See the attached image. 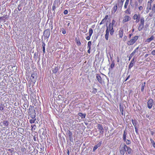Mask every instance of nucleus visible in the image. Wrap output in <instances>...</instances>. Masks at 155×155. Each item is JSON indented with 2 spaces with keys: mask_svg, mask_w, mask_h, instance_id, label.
<instances>
[{
  "mask_svg": "<svg viewBox=\"0 0 155 155\" xmlns=\"http://www.w3.org/2000/svg\"><path fill=\"white\" fill-rule=\"evenodd\" d=\"M109 31L110 35L112 36L114 32V28L112 27V26H107V25H106V29L105 31L106 33L105 35V38L107 41L109 39Z\"/></svg>",
  "mask_w": 155,
  "mask_h": 155,
  "instance_id": "f257e3e1",
  "label": "nucleus"
},
{
  "mask_svg": "<svg viewBox=\"0 0 155 155\" xmlns=\"http://www.w3.org/2000/svg\"><path fill=\"white\" fill-rule=\"evenodd\" d=\"M138 37L137 36H135L133 37L130 40L127 42V44L128 45H131L134 44L138 40Z\"/></svg>",
  "mask_w": 155,
  "mask_h": 155,
  "instance_id": "f03ea898",
  "label": "nucleus"
},
{
  "mask_svg": "<svg viewBox=\"0 0 155 155\" xmlns=\"http://www.w3.org/2000/svg\"><path fill=\"white\" fill-rule=\"evenodd\" d=\"M97 127L98 130V131L99 132L100 134H103L104 132V130L103 128L102 125L98 124L97 125Z\"/></svg>",
  "mask_w": 155,
  "mask_h": 155,
  "instance_id": "7ed1b4c3",
  "label": "nucleus"
},
{
  "mask_svg": "<svg viewBox=\"0 0 155 155\" xmlns=\"http://www.w3.org/2000/svg\"><path fill=\"white\" fill-rule=\"evenodd\" d=\"M154 103V101L152 99L150 98L149 99L147 102V106L148 108L149 109H151L152 107H153Z\"/></svg>",
  "mask_w": 155,
  "mask_h": 155,
  "instance_id": "20e7f679",
  "label": "nucleus"
},
{
  "mask_svg": "<svg viewBox=\"0 0 155 155\" xmlns=\"http://www.w3.org/2000/svg\"><path fill=\"white\" fill-rule=\"evenodd\" d=\"M126 147H127V146L125 144L120 145V152L121 154L124 155L125 152L126 151Z\"/></svg>",
  "mask_w": 155,
  "mask_h": 155,
  "instance_id": "39448f33",
  "label": "nucleus"
},
{
  "mask_svg": "<svg viewBox=\"0 0 155 155\" xmlns=\"http://www.w3.org/2000/svg\"><path fill=\"white\" fill-rule=\"evenodd\" d=\"M30 79L31 81L34 83H35L36 82L37 79V74L35 73L31 74V75Z\"/></svg>",
  "mask_w": 155,
  "mask_h": 155,
  "instance_id": "423d86ee",
  "label": "nucleus"
},
{
  "mask_svg": "<svg viewBox=\"0 0 155 155\" xmlns=\"http://www.w3.org/2000/svg\"><path fill=\"white\" fill-rule=\"evenodd\" d=\"M131 17L130 16L125 15L124 16L122 21V22L123 23H124L130 21L131 20Z\"/></svg>",
  "mask_w": 155,
  "mask_h": 155,
  "instance_id": "0eeeda50",
  "label": "nucleus"
},
{
  "mask_svg": "<svg viewBox=\"0 0 155 155\" xmlns=\"http://www.w3.org/2000/svg\"><path fill=\"white\" fill-rule=\"evenodd\" d=\"M50 35V31L49 29L45 30L44 33V35L45 37L48 38Z\"/></svg>",
  "mask_w": 155,
  "mask_h": 155,
  "instance_id": "6e6552de",
  "label": "nucleus"
},
{
  "mask_svg": "<svg viewBox=\"0 0 155 155\" xmlns=\"http://www.w3.org/2000/svg\"><path fill=\"white\" fill-rule=\"evenodd\" d=\"M93 30L92 29V28H90L89 29V35L88 36H87L86 38V39L87 40H90V38H91V36L92 35V34H93Z\"/></svg>",
  "mask_w": 155,
  "mask_h": 155,
  "instance_id": "1a4fd4ad",
  "label": "nucleus"
},
{
  "mask_svg": "<svg viewBox=\"0 0 155 155\" xmlns=\"http://www.w3.org/2000/svg\"><path fill=\"white\" fill-rule=\"evenodd\" d=\"M124 0H118L117 3L118 6L121 9L122 8Z\"/></svg>",
  "mask_w": 155,
  "mask_h": 155,
  "instance_id": "9d476101",
  "label": "nucleus"
},
{
  "mask_svg": "<svg viewBox=\"0 0 155 155\" xmlns=\"http://www.w3.org/2000/svg\"><path fill=\"white\" fill-rule=\"evenodd\" d=\"M117 4L116 3L115 4L113 8L112 9V10L111 11V14H114L117 10Z\"/></svg>",
  "mask_w": 155,
  "mask_h": 155,
  "instance_id": "9b49d317",
  "label": "nucleus"
},
{
  "mask_svg": "<svg viewBox=\"0 0 155 155\" xmlns=\"http://www.w3.org/2000/svg\"><path fill=\"white\" fill-rule=\"evenodd\" d=\"M102 141H100L98 144L95 145L93 148V151L94 152L95 150L99 147L101 146L102 144Z\"/></svg>",
  "mask_w": 155,
  "mask_h": 155,
  "instance_id": "f8f14e48",
  "label": "nucleus"
},
{
  "mask_svg": "<svg viewBox=\"0 0 155 155\" xmlns=\"http://www.w3.org/2000/svg\"><path fill=\"white\" fill-rule=\"evenodd\" d=\"M96 78L97 80H98L100 84H102V80L101 77L100 75L98 74H97L96 76Z\"/></svg>",
  "mask_w": 155,
  "mask_h": 155,
  "instance_id": "ddd939ff",
  "label": "nucleus"
},
{
  "mask_svg": "<svg viewBox=\"0 0 155 155\" xmlns=\"http://www.w3.org/2000/svg\"><path fill=\"white\" fill-rule=\"evenodd\" d=\"M154 38V37L153 36V35H152L151 37L148 38H147L145 41V42L146 43H149L151 41H152L153 40Z\"/></svg>",
  "mask_w": 155,
  "mask_h": 155,
  "instance_id": "4468645a",
  "label": "nucleus"
},
{
  "mask_svg": "<svg viewBox=\"0 0 155 155\" xmlns=\"http://www.w3.org/2000/svg\"><path fill=\"white\" fill-rule=\"evenodd\" d=\"M134 126V127H137V126L138 124V122L137 120H133V119H132L131 120Z\"/></svg>",
  "mask_w": 155,
  "mask_h": 155,
  "instance_id": "2eb2a0df",
  "label": "nucleus"
},
{
  "mask_svg": "<svg viewBox=\"0 0 155 155\" xmlns=\"http://www.w3.org/2000/svg\"><path fill=\"white\" fill-rule=\"evenodd\" d=\"M59 2V0H55L54 2L53 5L56 6V7H58Z\"/></svg>",
  "mask_w": 155,
  "mask_h": 155,
  "instance_id": "dca6fc26",
  "label": "nucleus"
},
{
  "mask_svg": "<svg viewBox=\"0 0 155 155\" xmlns=\"http://www.w3.org/2000/svg\"><path fill=\"white\" fill-rule=\"evenodd\" d=\"M126 153H127L128 154H130L131 152V149L130 147H128L127 146V147H126Z\"/></svg>",
  "mask_w": 155,
  "mask_h": 155,
  "instance_id": "f3484780",
  "label": "nucleus"
},
{
  "mask_svg": "<svg viewBox=\"0 0 155 155\" xmlns=\"http://www.w3.org/2000/svg\"><path fill=\"white\" fill-rule=\"evenodd\" d=\"M78 115L81 117L82 119L84 118L85 117L86 114H82L80 112L78 114Z\"/></svg>",
  "mask_w": 155,
  "mask_h": 155,
  "instance_id": "a211bd4d",
  "label": "nucleus"
},
{
  "mask_svg": "<svg viewBox=\"0 0 155 155\" xmlns=\"http://www.w3.org/2000/svg\"><path fill=\"white\" fill-rule=\"evenodd\" d=\"M124 12L126 14H129V15L131 14V11L130 10V6L129 5V7H128V8L124 11Z\"/></svg>",
  "mask_w": 155,
  "mask_h": 155,
  "instance_id": "6ab92c4d",
  "label": "nucleus"
},
{
  "mask_svg": "<svg viewBox=\"0 0 155 155\" xmlns=\"http://www.w3.org/2000/svg\"><path fill=\"white\" fill-rule=\"evenodd\" d=\"M3 125L7 127H8V122L7 120H4L2 122Z\"/></svg>",
  "mask_w": 155,
  "mask_h": 155,
  "instance_id": "aec40b11",
  "label": "nucleus"
},
{
  "mask_svg": "<svg viewBox=\"0 0 155 155\" xmlns=\"http://www.w3.org/2000/svg\"><path fill=\"white\" fill-rule=\"evenodd\" d=\"M129 0H126L125 2L124 5V8L125 9L127 8V6L129 3Z\"/></svg>",
  "mask_w": 155,
  "mask_h": 155,
  "instance_id": "412c9836",
  "label": "nucleus"
},
{
  "mask_svg": "<svg viewBox=\"0 0 155 155\" xmlns=\"http://www.w3.org/2000/svg\"><path fill=\"white\" fill-rule=\"evenodd\" d=\"M144 27V25L141 24H139V26L138 28V29L139 31H141Z\"/></svg>",
  "mask_w": 155,
  "mask_h": 155,
  "instance_id": "4be33fe9",
  "label": "nucleus"
},
{
  "mask_svg": "<svg viewBox=\"0 0 155 155\" xmlns=\"http://www.w3.org/2000/svg\"><path fill=\"white\" fill-rule=\"evenodd\" d=\"M119 33L118 35L119 36V37L120 38H121L123 36V30L122 29H120L119 31Z\"/></svg>",
  "mask_w": 155,
  "mask_h": 155,
  "instance_id": "5701e85b",
  "label": "nucleus"
},
{
  "mask_svg": "<svg viewBox=\"0 0 155 155\" xmlns=\"http://www.w3.org/2000/svg\"><path fill=\"white\" fill-rule=\"evenodd\" d=\"M139 46L137 47L136 48L135 50L133 51L131 54L132 55L134 56V55L135 54L136 52H137L138 51V50L139 48Z\"/></svg>",
  "mask_w": 155,
  "mask_h": 155,
  "instance_id": "b1692460",
  "label": "nucleus"
},
{
  "mask_svg": "<svg viewBox=\"0 0 155 155\" xmlns=\"http://www.w3.org/2000/svg\"><path fill=\"white\" fill-rule=\"evenodd\" d=\"M124 107L122 106L121 105H120V111L121 113V114L123 115V111H124Z\"/></svg>",
  "mask_w": 155,
  "mask_h": 155,
  "instance_id": "393cba45",
  "label": "nucleus"
},
{
  "mask_svg": "<svg viewBox=\"0 0 155 155\" xmlns=\"http://www.w3.org/2000/svg\"><path fill=\"white\" fill-rule=\"evenodd\" d=\"M58 70V68L57 67H55L52 70V72L54 74H56Z\"/></svg>",
  "mask_w": 155,
  "mask_h": 155,
  "instance_id": "a878e982",
  "label": "nucleus"
},
{
  "mask_svg": "<svg viewBox=\"0 0 155 155\" xmlns=\"http://www.w3.org/2000/svg\"><path fill=\"white\" fill-rule=\"evenodd\" d=\"M140 18V16H138L137 14H135L133 16V19L134 20H136Z\"/></svg>",
  "mask_w": 155,
  "mask_h": 155,
  "instance_id": "bb28decb",
  "label": "nucleus"
},
{
  "mask_svg": "<svg viewBox=\"0 0 155 155\" xmlns=\"http://www.w3.org/2000/svg\"><path fill=\"white\" fill-rule=\"evenodd\" d=\"M127 135V133L126 132L125 130H124V134L123 135V139L124 140H126V137Z\"/></svg>",
  "mask_w": 155,
  "mask_h": 155,
  "instance_id": "cd10ccee",
  "label": "nucleus"
},
{
  "mask_svg": "<svg viewBox=\"0 0 155 155\" xmlns=\"http://www.w3.org/2000/svg\"><path fill=\"white\" fill-rule=\"evenodd\" d=\"M115 21L114 20H113L112 21V23H110L109 26H112V27L113 28V25L115 24Z\"/></svg>",
  "mask_w": 155,
  "mask_h": 155,
  "instance_id": "c85d7f7f",
  "label": "nucleus"
},
{
  "mask_svg": "<svg viewBox=\"0 0 155 155\" xmlns=\"http://www.w3.org/2000/svg\"><path fill=\"white\" fill-rule=\"evenodd\" d=\"M92 45L91 42L89 41L87 43V48L88 49H91V46Z\"/></svg>",
  "mask_w": 155,
  "mask_h": 155,
  "instance_id": "c756f323",
  "label": "nucleus"
},
{
  "mask_svg": "<svg viewBox=\"0 0 155 155\" xmlns=\"http://www.w3.org/2000/svg\"><path fill=\"white\" fill-rule=\"evenodd\" d=\"M144 19L143 17H141L140 19V24L144 25Z\"/></svg>",
  "mask_w": 155,
  "mask_h": 155,
  "instance_id": "7c9ffc66",
  "label": "nucleus"
},
{
  "mask_svg": "<svg viewBox=\"0 0 155 155\" xmlns=\"http://www.w3.org/2000/svg\"><path fill=\"white\" fill-rule=\"evenodd\" d=\"M45 43L44 42H43L42 46L43 48V51L44 53H45Z\"/></svg>",
  "mask_w": 155,
  "mask_h": 155,
  "instance_id": "2f4dec72",
  "label": "nucleus"
},
{
  "mask_svg": "<svg viewBox=\"0 0 155 155\" xmlns=\"http://www.w3.org/2000/svg\"><path fill=\"white\" fill-rule=\"evenodd\" d=\"M145 84V82H144L141 85V91L142 92H143L144 91Z\"/></svg>",
  "mask_w": 155,
  "mask_h": 155,
  "instance_id": "473e14b6",
  "label": "nucleus"
},
{
  "mask_svg": "<svg viewBox=\"0 0 155 155\" xmlns=\"http://www.w3.org/2000/svg\"><path fill=\"white\" fill-rule=\"evenodd\" d=\"M36 120V119H31L29 120L30 123L31 124L34 123Z\"/></svg>",
  "mask_w": 155,
  "mask_h": 155,
  "instance_id": "72a5a7b5",
  "label": "nucleus"
},
{
  "mask_svg": "<svg viewBox=\"0 0 155 155\" xmlns=\"http://www.w3.org/2000/svg\"><path fill=\"white\" fill-rule=\"evenodd\" d=\"M124 141L125 142L126 144H129L131 143L130 140L127 139V140L126 139V140H124Z\"/></svg>",
  "mask_w": 155,
  "mask_h": 155,
  "instance_id": "f704fd0d",
  "label": "nucleus"
},
{
  "mask_svg": "<svg viewBox=\"0 0 155 155\" xmlns=\"http://www.w3.org/2000/svg\"><path fill=\"white\" fill-rule=\"evenodd\" d=\"M67 135L68 137L72 136V132H71L70 131H69L68 132Z\"/></svg>",
  "mask_w": 155,
  "mask_h": 155,
  "instance_id": "c9c22d12",
  "label": "nucleus"
},
{
  "mask_svg": "<svg viewBox=\"0 0 155 155\" xmlns=\"http://www.w3.org/2000/svg\"><path fill=\"white\" fill-rule=\"evenodd\" d=\"M152 12L153 13H154L155 12V5H153V6L152 9Z\"/></svg>",
  "mask_w": 155,
  "mask_h": 155,
  "instance_id": "e433bc0d",
  "label": "nucleus"
},
{
  "mask_svg": "<svg viewBox=\"0 0 155 155\" xmlns=\"http://www.w3.org/2000/svg\"><path fill=\"white\" fill-rule=\"evenodd\" d=\"M106 21V20H105V19H103L102 20V21H101V22H100V25H101L102 24H104Z\"/></svg>",
  "mask_w": 155,
  "mask_h": 155,
  "instance_id": "4c0bfd02",
  "label": "nucleus"
},
{
  "mask_svg": "<svg viewBox=\"0 0 155 155\" xmlns=\"http://www.w3.org/2000/svg\"><path fill=\"white\" fill-rule=\"evenodd\" d=\"M92 92L93 93L95 94L97 91V89L96 88H93L92 89Z\"/></svg>",
  "mask_w": 155,
  "mask_h": 155,
  "instance_id": "58836bf2",
  "label": "nucleus"
},
{
  "mask_svg": "<svg viewBox=\"0 0 155 155\" xmlns=\"http://www.w3.org/2000/svg\"><path fill=\"white\" fill-rule=\"evenodd\" d=\"M114 67V61L112 62L111 64L110 65V68H113Z\"/></svg>",
  "mask_w": 155,
  "mask_h": 155,
  "instance_id": "ea45409f",
  "label": "nucleus"
},
{
  "mask_svg": "<svg viewBox=\"0 0 155 155\" xmlns=\"http://www.w3.org/2000/svg\"><path fill=\"white\" fill-rule=\"evenodd\" d=\"M150 141L151 143V144H152V145L153 144H154V143H155L154 141L152 138L150 139Z\"/></svg>",
  "mask_w": 155,
  "mask_h": 155,
  "instance_id": "a19ab883",
  "label": "nucleus"
},
{
  "mask_svg": "<svg viewBox=\"0 0 155 155\" xmlns=\"http://www.w3.org/2000/svg\"><path fill=\"white\" fill-rule=\"evenodd\" d=\"M133 65H134L133 64H132V63H131V64L130 63L129 65V69H130L133 67Z\"/></svg>",
  "mask_w": 155,
  "mask_h": 155,
  "instance_id": "79ce46f5",
  "label": "nucleus"
},
{
  "mask_svg": "<svg viewBox=\"0 0 155 155\" xmlns=\"http://www.w3.org/2000/svg\"><path fill=\"white\" fill-rule=\"evenodd\" d=\"M76 44H77V45L78 46H80L81 45V42L80 41H79L78 42H77Z\"/></svg>",
  "mask_w": 155,
  "mask_h": 155,
  "instance_id": "37998d69",
  "label": "nucleus"
},
{
  "mask_svg": "<svg viewBox=\"0 0 155 155\" xmlns=\"http://www.w3.org/2000/svg\"><path fill=\"white\" fill-rule=\"evenodd\" d=\"M69 139V140L71 142H73V139L72 136H70L68 137Z\"/></svg>",
  "mask_w": 155,
  "mask_h": 155,
  "instance_id": "c03bdc74",
  "label": "nucleus"
},
{
  "mask_svg": "<svg viewBox=\"0 0 155 155\" xmlns=\"http://www.w3.org/2000/svg\"><path fill=\"white\" fill-rule=\"evenodd\" d=\"M56 6H55L54 5H53L52 6V10L53 11H54V12H55V9L56 8Z\"/></svg>",
  "mask_w": 155,
  "mask_h": 155,
  "instance_id": "a18cd8bd",
  "label": "nucleus"
},
{
  "mask_svg": "<svg viewBox=\"0 0 155 155\" xmlns=\"http://www.w3.org/2000/svg\"><path fill=\"white\" fill-rule=\"evenodd\" d=\"M147 9L148 12H149V10H150L151 9V4H150V7L148 6V7H147Z\"/></svg>",
  "mask_w": 155,
  "mask_h": 155,
  "instance_id": "49530a36",
  "label": "nucleus"
},
{
  "mask_svg": "<svg viewBox=\"0 0 155 155\" xmlns=\"http://www.w3.org/2000/svg\"><path fill=\"white\" fill-rule=\"evenodd\" d=\"M68 11L67 10H65L64 12V15H67L68 14Z\"/></svg>",
  "mask_w": 155,
  "mask_h": 155,
  "instance_id": "de8ad7c7",
  "label": "nucleus"
},
{
  "mask_svg": "<svg viewBox=\"0 0 155 155\" xmlns=\"http://www.w3.org/2000/svg\"><path fill=\"white\" fill-rule=\"evenodd\" d=\"M134 128L135 129V132L137 134H138V129L137 127H134Z\"/></svg>",
  "mask_w": 155,
  "mask_h": 155,
  "instance_id": "09e8293b",
  "label": "nucleus"
},
{
  "mask_svg": "<svg viewBox=\"0 0 155 155\" xmlns=\"http://www.w3.org/2000/svg\"><path fill=\"white\" fill-rule=\"evenodd\" d=\"M151 54L153 55H155V50H153L151 52Z\"/></svg>",
  "mask_w": 155,
  "mask_h": 155,
  "instance_id": "8fccbe9b",
  "label": "nucleus"
},
{
  "mask_svg": "<svg viewBox=\"0 0 155 155\" xmlns=\"http://www.w3.org/2000/svg\"><path fill=\"white\" fill-rule=\"evenodd\" d=\"M3 109H4V107H3V106H2V105L1 106L0 105V110L1 111H2V110H3Z\"/></svg>",
  "mask_w": 155,
  "mask_h": 155,
  "instance_id": "3c124183",
  "label": "nucleus"
},
{
  "mask_svg": "<svg viewBox=\"0 0 155 155\" xmlns=\"http://www.w3.org/2000/svg\"><path fill=\"white\" fill-rule=\"evenodd\" d=\"M62 33L64 34H65L66 33L65 30L64 29H63L62 30Z\"/></svg>",
  "mask_w": 155,
  "mask_h": 155,
  "instance_id": "603ef678",
  "label": "nucleus"
},
{
  "mask_svg": "<svg viewBox=\"0 0 155 155\" xmlns=\"http://www.w3.org/2000/svg\"><path fill=\"white\" fill-rule=\"evenodd\" d=\"M133 56V55L131 54H130V55L129 57V60H130Z\"/></svg>",
  "mask_w": 155,
  "mask_h": 155,
  "instance_id": "864d4df0",
  "label": "nucleus"
},
{
  "mask_svg": "<svg viewBox=\"0 0 155 155\" xmlns=\"http://www.w3.org/2000/svg\"><path fill=\"white\" fill-rule=\"evenodd\" d=\"M143 8L142 6H140L139 7V9L140 11Z\"/></svg>",
  "mask_w": 155,
  "mask_h": 155,
  "instance_id": "5fc2aeb1",
  "label": "nucleus"
},
{
  "mask_svg": "<svg viewBox=\"0 0 155 155\" xmlns=\"http://www.w3.org/2000/svg\"><path fill=\"white\" fill-rule=\"evenodd\" d=\"M75 42L77 43V42H78L80 41L79 39L78 38H76L75 39Z\"/></svg>",
  "mask_w": 155,
  "mask_h": 155,
  "instance_id": "6e6d98bb",
  "label": "nucleus"
},
{
  "mask_svg": "<svg viewBox=\"0 0 155 155\" xmlns=\"http://www.w3.org/2000/svg\"><path fill=\"white\" fill-rule=\"evenodd\" d=\"M154 13H153V12H152H152L151 13H150L149 14V16H150V17H152L153 15V14Z\"/></svg>",
  "mask_w": 155,
  "mask_h": 155,
  "instance_id": "4d7b16f0",
  "label": "nucleus"
},
{
  "mask_svg": "<svg viewBox=\"0 0 155 155\" xmlns=\"http://www.w3.org/2000/svg\"><path fill=\"white\" fill-rule=\"evenodd\" d=\"M35 126H36V125L35 124H33V125H31V129H32L33 128L35 127Z\"/></svg>",
  "mask_w": 155,
  "mask_h": 155,
  "instance_id": "13d9d810",
  "label": "nucleus"
},
{
  "mask_svg": "<svg viewBox=\"0 0 155 155\" xmlns=\"http://www.w3.org/2000/svg\"><path fill=\"white\" fill-rule=\"evenodd\" d=\"M21 150L22 152H24L25 150V148H22L21 149Z\"/></svg>",
  "mask_w": 155,
  "mask_h": 155,
  "instance_id": "bf43d9fd",
  "label": "nucleus"
},
{
  "mask_svg": "<svg viewBox=\"0 0 155 155\" xmlns=\"http://www.w3.org/2000/svg\"><path fill=\"white\" fill-rule=\"evenodd\" d=\"M25 106H27V107H28V105H27V104H24V107H23V109H26V107H25Z\"/></svg>",
  "mask_w": 155,
  "mask_h": 155,
  "instance_id": "052dcab7",
  "label": "nucleus"
},
{
  "mask_svg": "<svg viewBox=\"0 0 155 155\" xmlns=\"http://www.w3.org/2000/svg\"><path fill=\"white\" fill-rule=\"evenodd\" d=\"M108 18V15H106L105 16L104 18V19H105V20H106H106Z\"/></svg>",
  "mask_w": 155,
  "mask_h": 155,
  "instance_id": "680f3d73",
  "label": "nucleus"
},
{
  "mask_svg": "<svg viewBox=\"0 0 155 155\" xmlns=\"http://www.w3.org/2000/svg\"><path fill=\"white\" fill-rule=\"evenodd\" d=\"M35 116H36L35 115H34L33 116L32 115L31 116V118H32V119H34L35 118Z\"/></svg>",
  "mask_w": 155,
  "mask_h": 155,
  "instance_id": "e2e57ef3",
  "label": "nucleus"
},
{
  "mask_svg": "<svg viewBox=\"0 0 155 155\" xmlns=\"http://www.w3.org/2000/svg\"><path fill=\"white\" fill-rule=\"evenodd\" d=\"M140 18H139V19H136V21H135V22L136 23H137L139 22V21H140Z\"/></svg>",
  "mask_w": 155,
  "mask_h": 155,
  "instance_id": "0e129e2a",
  "label": "nucleus"
},
{
  "mask_svg": "<svg viewBox=\"0 0 155 155\" xmlns=\"http://www.w3.org/2000/svg\"><path fill=\"white\" fill-rule=\"evenodd\" d=\"M153 0H150V2H148V3H150V4H151V3L153 2Z\"/></svg>",
  "mask_w": 155,
  "mask_h": 155,
  "instance_id": "69168bd1",
  "label": "nucleus"
},
{
  "mask_svg": "<svg viewBox=\"0 0 155 155\" xmlns=\"http://www.w3.org/2000/svg\"><path fill=\"white\" fill-rule=\"evenodd\" d=\"M153 109H154L155 108V100L154 101V103L153 104Z\"/></svg>",
  "mask_w": 155,
  "mask_h": 155,
  "instance_id": "338daca9",
  "label": "nucleus"
},
{
  "mask_svg": "<svg viewBox=\"0 0 155 155\" xmlns=\"http://www.w3.org/2000/svg\"><path fill=\"white\" fill-rule=\"evenodd\" d=\"M87 52L89 54H90L91 53V49H88V51H87Z\"/></svg>",
  "mask_w": 155,
  "mask_h": 155,
  "instance_id": "774afa93",
  "label": "nucleus"
}]
</instances>
